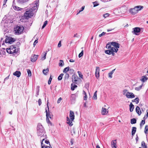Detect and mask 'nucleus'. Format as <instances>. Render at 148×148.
Returning <instances> with one entry per match:
<instances>
[{
    "label": "nucleus",
    "mask_w": 148,
    "mask_h": 148,
    "mask_svg": "<svg viewBox=\"0 0 148 148\" xmlns=\"http://www.w3.org/2000/svg\"><path fill=\"white\" fill-rule=\"evenodd\" d=\"M61 46V42L60 41L58 43V47H60Z\"/></svg>",
    "instance_id": "nucleus-60"
},
{
    "label": "nucleus",
    "mask_w": 148,
    "mask_h": 148,
    "mask_svg": "<svg viewBox=\"0 0 148 148\" xmlns=\"http://www.w3.org/2000/svg\"><path fill=\"white\" fill-rule=\"evenodd\" d=\"M109 15V14L108 13H107L105 14H103V16L105 18H106L108 17Z\"/></svg>",
    "instance_id": "nucleus-48"
},
{
    "label": "nucleus",
    "mask_w": 148,
    "mask_h": 148,
    "mask_svg": "<svg viewBox=\"0 0 148 148\" xmlns=\"http://www.w3.org/2000/svg\"><path fill=\"white\" fill-rule=\"evenodd\" d=\"M134 101L136 102V104H138L139 102V99L138 97L136 98L134 100Z\"/></svg>",
    "instance_id": "nucleus-43"
},
{
    "label": "nucleus",
    "mask_w": 148,
    "mask_h": 148,
    "mask_svg": "<svg viewBox=\"0 0 148 148\" xmlns=\"http://www.w3.org/2000/svg\"><path fill=\"white\" fill-rule=\"evenodd\" d=\"M47 107H48V111H47V109H46L45 112H46V117H47V118L49 117L50 119H51V117H52V115H51V113L50 112H49V106L48 105V103L47 104Z\"/></svg>",
    "instance_id": "nucleus-10"
},
{
    "label": "nucleus",
    "mask_w": 148,
    "mask_h": 148,
    "mask_svg": "<svg viewBox=\"0 0 148 148\" xmlns=\"http://www.w3.org/2000/svg\"><path fill=\"white\" fill-rule=\"evenodd\" d=\"M27 72L28 73V75L29 76H31L32 74H31V72L30 70L29 69H27Z\"/></svg>",
    "instance_id": "nucleus-44"
},
{
    "label": "nucleus",
    "mask_w": 148,
    "mask_h": 148,
    "mask_svg": "<svg viewBox=\"0 0 148 148\" xmlns=\"http://www.w3.org/2000/svg\"><path fill=\"white\" fill-rule=\"evenodd\" d=\"M47 21H45L43 24V26H42V29H43L46 25L47 23Z\"/></svg>",
    "instance_id": "nucleus-40"
},
{
    "label": "nucleus",
    "mask_w": 148,
    "mask_h": 148,
    "mask_svg": "<svg viewBox=\"0 0 148 148\" xmlns=\"http://www.w3.org/2000/svg\"><path fill=\"white\" fill-rule=\"evenodd\" d=\"M24 27L22 26H17L14 28V30L16 34L19 35L23 33L24 30Z\"/></svg>",
    "instance_id": "nucleus-5"
},
{
    "label": "nucleus",
    "mask_w": 148,
    "mask_h": 148,
    "mask_svg": "<svg viewBox=\"0 0 148 148\" xmlns=\"http://www.w3.org/2000/svg\"><path fill=\"white\" fill-rule=\"evenodd\" d=\"M7 1V0H4V3H3V6L4 5H5V4H6Z\"/></svg>",
    "instance_id": "nucleus-63"
},
{
    "label": "nucleus",
    "mask_w": 148,
    "mask_h": 148,
    "mask_svg": "<svg viewBox=\"0 0 148 148\" xmlns=\"http://www.w3.org/2000/svg\"><path fill=\"white\" fill-rule=\"evenodd\" d=\"M143 86V84H142L140 86H139L138 87H137L135 88V89L136 90L139 91L141 89Z\"/></svg>",
    "instance_id": "nucleus-37"
},
{
    "label": "nucleus",
    "mask_w": 148,
    "mask_h": 148,
    "mask_svg": "<svg viewBox=\"0 0 148 148\" xmlns=\"http://www.w3.org/2000/svg\"><path fill=\"white\" fill-rule=\"evenodd\" d=\"M83 53H84V50H82V51L81 53H80L78 55V57L79 58H81L82 56H83Z\"/></svg>",
    "instance_id": "nucleus-41"
},
{
    "label": "nucleus",
    "mask_w": 148,
    "mask_h": 148,
    "mask_svg": "<svg viewBox=\"0 0 148 148\" xmlns=\"http://www.w3.org/2000/svg\"><path fill=\"white\" fill-rule=\"evenodd\" d=\"M13 75L18 77L21 75V73L19 71H16L13 73Z\"/></svg>",
    "instance_id": "nucleus-18"
},
{
    "label": "nucleus",
    "mask_w": 148,
    "mask_h": 148,
    "mask_svg": "<svg viewBox=\"0 0 148 148\" xmlns=\"http://www.w3.org/2000/svg\"><path fill=\"white\" fill-rule=\"evenodd\" d=\"M37 134L38 136H40V138L42 140L41 142L42 148H43L42 145L43 141L47 138L44 128L40 124H38L37 128Z\"/></svg>",
    "instance_id": "nucleus-2"
},
{
    "label": "nucleus",
    "mask_w": 148,
    "mask_h": 148,
    "mask_svg": "<svg viewBox=\"0 0 148 148\" xmlns=\"http://www.w3.org/2000/svg\"><path fill=\"white\" fill-rule=\"evenodd\" d=\"M75 100V94H72L70 97V100L72 101H74Z\"/></svg>",
    "instance_id": "nucleus-22"
},
{
    "label": "nucleus",
    "mask_w": 148,
    "mask_h": 148,
    "mask_svg": "<svg viewBox=\"0 0 148 148\" xmlns=\"http://www.w3.org/2000/svg\"><path fill=\"white\" fill-rule=\"evenodd\" d=\"M126 97L127 98H133L135 97V96L134 94L131 92H128L127 94L126 95Z\"/></svg>",
    "instance_id": "nucleus-9"
},
{
    "label": "nucleus",
    "mask_w": 148,
    "mask_h": 148,
    "mask_svg": "<svg viewBox=\"0 0 148 148\" xmlns=\"http://www.w3.org/2000/svg\"><path fill=\"white\" fill-rule=\"evenodd\" d=\"M39 89H38V90L36 91V97H37L39 95Z\"/></svg>",
    "instance_id": "nucleus-57"
},
{
    "label": "nucleus",
    "mask_w": 148,
    "mask_h": 148,
    "mask_svg": "<svg viewBox=\"0 0 148 148\" xmlns=\"http://www.w3.org/2000/svg\"><path fill=\"white\" fill-rule=\"evenodd\" d=\"M133 31L132 32V33L135 35H138L139 34L140 31V28L138 27H136L133 29Z\"/></svg>",
    "instance_id": "nucleus-7"
},
{
    "label": "nucleus",
    "mask_w": 148,
    "mask_h": 148,
    "mask_svg": "<svg viewBox=\"0 0 148 148\" xmlns=\"http://www.w3.org/2000/svg\"><path fill=\"white\" fill-rule=\"evenodd\" d=\"M64 62L63 60H60L59 63V65L60 66L62 67L64 65Z\"/></svg>",
    "instance_id": "nucleus-30"
},
{
    "label": "nucleus",
    "mask_w": 148,
    "mask_h": 148,
    "mask_svg": "<svg viewBox=\"0 0 148 148\" xmlns=\"http://www.w3.org/2000/svg\"><path fill=\"white\" fill-rule=\"evenodd\" d=\"M84 8H85L84 6H82V8H81L80 10V12H81L82 11H83L84 10Z\"/></svg>",
    "instance_id": "nucleus-55"
},
{
    "label": "nucleus",
    "mask_w": 148,
    "mask_h": 148,
    "mask_svg": "<svg viewBox=\"0 0 148 148\" xmlns=\"http://www.w3.org/2000/svg\"><path fill=\"white\" fill-rule=\"evenodd\" d=\"M113 74L112 73H111L110 72L109 73H108L109 77L110 78H111L112 77V75Z\"/></svg>",
    "instance_id": "nucleus-54"
},
{
    "label": "nucleus",
    "mask_w": 148,
    "mask_h": 148,
    "mask_svg": "<svg viewBox=\"0 0 148 148\" xmlns=\"http://www.w3.org/2000/svg\"><path fill=\"white\" fill-rule=\"evenodd\" d=\"M39 1L36 0L32 4L30 5V9H27L24 14V16L27 17H31L33 16L34 12L37 10L39 6Z\"/></svg>",
    "instance_id": "nucleus-1"
},
{
    "label": "nucleus",
    "mask_w": 148,
    "mask_h": 148,
    "mask_svg": "<svg viewBox=\"0 0 148 148\" xmlns=\"http://www.w3.org/2000/svg\"><path fill=\"white\" fill-rule=\"evenodd\" d=\"M106 32H103L101 34H100L99 35V37H100L102 36H103V35H104L105 34H106Z\"/></svg>",
    "instance_id": "nucleus-51"
},
{
    "label": "nucleus",
    "mask_w": 148,
    "mask_h": 148,
    "mask_svg": "<svg viewBox=\"0 0 148 148\" xmlns=\"http://www.w3.org/2000/svg\"><path fill=\"white\" fill-rule=\"evenodd\" d=\"M69 77V74L67 73H66V74L65 75V79H68Z\"/></svg>",
    "instance_id": "nucleus-47"
},
{
    "label": "nucleus",
    "mask_w": 148,
    "mask_h": 148,
    "mask_svg": "<svg viewBox=\"0 0 148 148\" xmlns=\"http://www.w3.org/2000/svg\"><path fill=\"white\" fill-rule=\"evenodd\" d=\"M38 105L40 106L41 105L42 103L41 100L40 99H39L38 100Z\"/></svg>",
    "instance_id": "nucleus-50"
},
{
    "label": "nucleus",
    "mask_w": 148,
    "mask_h": 148,
    "mask_svg": "<svg viewBox=\"0 0 148 148\" xmlns=\"http://www.w3.org/2000/svg\"><path fill=\"white\" fill-rule=\"evenodd\" d=\"M63 75L64 74L63 73H61L59 75L58 77V80H62Z\"/></svg>",
    "instance_id": "nucleus-38"
},
{
    "label": "nucleus",
    "mask_w": 148,
    "mask_h": 148,
    "mask_svg": "<svg viewBox=\"0 0 148 148\" xmlns=\"http://www.w3.org/2000/svg\"><path fill=\"white\" fill-rule=\"evenodd\" d=\"M69 62H75V60H74L73 59H70L69 60Z\"/></svg>",
    "instance_id": "nucleus-64"
},
{
    "label": "nucleus",
    "mask_w": 148,
    "mask_h": 148,
    "mask_svg": "<svg viewBox=\"0 0 148 148\" xmlns=\"http://www.w3.org/2000/svg\"><path fill=\"white\" fill-rule=\"evenodd\" d=\"M111 44L113 46L114 49H118L119 48L120 44L116 42H111Z\"/></svg>",
    "instance_id": "nucleus-8"
},
{
    "label": "nucleus",
    "mask_w": 148,
    "mask_h": 148,
    "mask_svg": "<svg viewBox=\"0 0 148 148\" xmlns=\"http://www.w3.org/2000/svg\"><path fill=\"white\" fill-rule=\"evenodd\" d=\"M47 54V52H44L42 55L41 60H44L46 59V56Z\"/></svg>",
    "instance_id": "nucleus-26"
},
{
    "label": "nucleus",
    "mask_w": 148,
    "mask_h": 148,
    "mask_svg": "<svg viewBox=\"0 0 148 148\" xmlns=\"http://www.w3.org/2000/svg\"><path fill=\"white\" fill-rule=\"evenodd\" d=\"M111 50L112 51V53H111V54H112L113 56H114L115 54L114 52H117L118 50V49H115L114 48H111Z\"/></svg>",
    "instance_id": "nucleus-21"
},
{
    "label": "nucleus",
    "mask_w": 148,
    "mask_h": 148,
    "mask_svg": "<svg viewBox=\"0 0 148 148\" xmlns=\"http://www.w3.org/2000/svg\"><path fill=\"white\" fill-rule=\"evenodd\" d=\"M69 117L72 121H73L75 118L74 114V112L70 110V111Z\"/></svg>",
    "instance_id": "nucleus-12"
},
{
    "label": "nucleus",
    "mask_w": 148,
    "mask_h": 148,
    "mask_svg": "<svg viewBox=\"0 0 148 148\" xmlns=\"http://www.w3.org/2000/svg\"><path fill=\"white\" fill-rule=\"evenodd\" d=\"M38 56L37 55H34L31 58V61L33 62H35L37 59Z\"/></svg>",
    "instance_id": "nucleus-14"
},
{
    "label": "nucleus",
    "mask_w": 148,
    "mask_h": 148,
    "mask_svg": "<svg viewBox=\"0 0 148 148\" xmlns=\"http://www.w3.org/2000/svg\"><path fill=\"white\" fill-rule=\"evenodd\" d=\"M130 111L131 112H132L134 108V106L132 103H130Z\"/></svg>",
    "instance_id": "nucleus-24"
},
{
    "label": "nucleus",
    "mask_w": 148,
    "mask_h": 148,
    "mask_svg": "<svg viewBox=\"0 0 148 148\" xmlns=\"http://www.w3.org/2000/svg\"><path fill=\"white\" fill-rule=\"evenodd\" d=\"M105 52L106 54L108 55L111 54V53H112V51L111 50V49H110L105 50Z\"/></svg>",
    "instance_id": "nucleus-27"
},
{
    "label": "nucleus",
    "mask_w": 148,
    "mask_h": 148,
    "mask_svg": "<svg viewBox=\"0 0 148 148\" xmlns=\"http://www.w3.org/2000/svg\"><path fill=\"white\" fill-rule=\"evenodd\" d=\"M49 72V69H43L42 71L43 73L45 75H46L47 73Z\"/></svg>",
    "instance_id": "nucleus-35"
},
{
    "label": "nucleus",
    "mask_w": 148,
    "mask_h": 148,
    "mask_svg": "<svg viewBox=\"0 0 148 148\" xmlns=\"http://www.w3.org/2000/svg\"><path fill=\"white\" fill-rule=\"evenodd\" d=\"M67 123L69 125L71 126L73 125V124L72 122V121L70 120L69 119L68 117H67Z\"/></svg>",
    "instance_id": "nucleus-19"
},
{
    "label": "nucleus",
    "mask_w": 148,
    "mask_h": 148,
    "mask_svg": "<svg viewBox=\"0 0 148 148\" xmlns=\"http://www.w3.org/2000/svg\"><path fill=\"white\" fill-rule=\"evenodd\" d=\"M62 98L61 97H60L58 99L57 102L58 103H60L61 101L62 100Z\"/></svg>",
    "instance_id": "nucleus-53"
},
{
    "label": "nucleus",
    "mask_w": 148,
    "mask_h": 148,
    "mask_svg": "<svg viewBox=\"0 0 148 148\" xmlns=\"http://www.w3.org/2000/svg\"><path fill=\"white\" fill-rule=\"evenodd\" d=\"M108 111L107 110L103 108H102L101 110V114L102 115H105L106 114L108 113Z\"/></svg>",
    "instance_id": "nucleus-16"
},
{
    "label": "nucleus",
    "mask_w": 148,
    "mask_h": 148,
    "mask_svg": "<svg viewBox=\"0 0 148 148\" xmlns=\"http://www.w3.org/2000/svg\"><path fill=\"white\" fill-rule=\"evenodd\" d=\"M52 80V78H51V76L49 78V80L48 81V84H49V85L51 84Z\"/></svg>",
    "instance_id": "nucleus-49"
},
{
    "label": "nucleus",
    "mask_w": 148,
    "mask_h": 148,
    "mask_svg": "<svg viewBox=\"0 0 148 148\" xmlns=\"http://www.w3.org/2000/svg\"><path fill=\"white\" fill-rule=\"evenodd\" d=\"M129 92L128 91V90L126 89H124L123 91V94L124 95H125L126 96V95L127 94L128 92Z\"/></svg>",
    "instance_id": "nucleus-36"
},
{
    "label": "nucleus",
    "mask_w": 148,
    "mask_h": 148,
    "mask_svg": "<svg viewBox=\"0 0 148 148\" xmlns=\"http://www.w3.org/2000/svg\"><path fill=\"white\" fill-rule=\"evenodd\" d=\"M45 143L47 144H48L49 143V141L47 140H45Z\"/></svg>",
    "instance_id": "nucleus-62"
},
{
    "label": "nucleus",
    "mask_w": 148,
    "mask_h": 148,
    "mask_svg": "<svg viewBox=\"0 0 148 148\" xmlns=\"http://www.w3.org/2000/svg\"><path fill=\"white\" fill-rule=\"evenodd\" d=\"M78 77H75V75H73L72 76V80L73 82H74L76 83V82L77 81V79Z\"/></svg>",
    "instance_id": "nucleus-20"
},
{
    "label": "nucleus",
    "mask_w": 148,
    "mask_h": 148,
    "mask_svg": "<svg viewBox=\"0 0 148 148\" xmlns=\"http://www.w3.org/2000/svg\"><path fill=\"white\" fill-rule=\"evenodd\" d=\"M16 40V39L11 37H7L5 40V42L12 44Z\"/></svg>",
    "instance_id": "nucleus-6"
},
{
    "label": "nucleus",
    "mask_w": 148,
    "mask_h": 148,
    "mask_svg": "<svg viewBox=\"0 0 148 148\" xmlns=\"http://www.w3.org/2000/svg\"><path fill=\"white\" fill-rule=\"evenodd\" d=\"M69 66H68L66 67L64 69L63 72L64 73H66L67 71H68L69 70Z\"/></svg>",
    "instance_id": "nucleus-32"
},
{
    "label": "nucleus",
    "mask_w": 148,
    "mask_h": 148,
    "mask_svg": "<svg viewBox=\"0 0 148 148\" xmlns=\"http://www.w3.org/2000/svg\"><path fill=\"white\" fill-rule=\"evenodd\" d=\"M13 8L14 10H16L17 11H19V10H20L22 9V8L16 5L13 6Z\"/></svg>",
    "instance_id": "nucleus-28"
},
{
    "label": "nucleus",
    "mask_w": 148,
    "mask_h": 148,
    "mask_svg": "<svg viewBox=\"0 0 148 148\" xmlns=\"http://www.w3.org/2000/svg\"><path fill=\"white\" fill-rule=\"evenodd\" d=\"M87 94L86 95H85V96L84 97V100H86L87 99Z\"/></svg>",
    "instance_id": "nucleus-58"
},
{
    "label": "nucleus",
    "mask_w": 148,
    "mask_h": 148,
    "mask_svg": "<svg viewBox=\"0 0 148 148\" xmlns=\"http://www.w3.org/2000/svg\"><path fill=\"white\" fill-rule=\"evenodd\" d=\"M7 52L10 54H12L16 53L18 51V49L15 46H11L10 47L7 49Z\"/></svg>",
    "instance_id": "nucleus-4"
},
{
    "label": "nucleus",
    "mask_w": 148,
    "mask_h": 148,
    "mask_svg": "<svg viewBox=\"0 0 148 148\" xmlns=\"http://www.w3.org/2000/svg\"><path fill=\"white\" fill-rule=\"evenodd\" d=\"M74 142V139L73 138H71V145H72L73 144Z\"/></svg>",
    "instance_id": "nucleus-59"
},
{
    "label": "nucleus",
    "mask_w": 148,
    "mask_h": 148,
    "mask_svg": "<svg viewBox=\"0 0 148 148\" xmlns=\"http://www.w3.org/2000/svg\"><path fill=\"white\" fill-rule=\"evenodd\" d=\"M46 120H47V122L48 123H51V122H50V121H49V118L46 117Z\"/></svg>",
    "instance_id": "nucleus-56"
},
{
    "label": "nucleus",
    "mask_w": 148,
    "mask_h": 148,
    "mask_svg": "<svg viewBox=\"0 0 148 148\" xmlns=\"http://www.w3.org/2000/svg\"><path fill=\"white\" fill-rule=\"evenodd\" d=\"M111 42L108 43L106 45V47L108 49H110L112 48H114L112 47V45L111 44Z\"/></svg>",
    "instance_id": "nucleus-25"
},
{
    "label": "nucleus",
    "mask_w": 148,
    "mask_h": 148,
    "mask_svg": "<svg viewBox=\"0 0 148 148\" xmlns=\"http://www.w3.org/2000/svg\"><path fill=\"white\" fill-rule=\"evenodd\" d=\"M71 90H74L75 88L77 87V86L76 85H75L73 86L72 84L71 85Z\"/></svg>",
    "instance_id": "nucleus-42"
},
{
    "label": "nucleus",
    "mask_w": 148,
    "mask_h": 148,
    "mask_svg": "<svg viewBox=\"0 0 148 148\" xmlns=\"http://www.w3.org/2000/svg\"><path fill=\"white\" fill-rule=\"evenodd\" d=\"M136 120L135 119H132L131 120V123L132 124H135L136 123Z\"/></svg>",
    "instance_id": "nucleus-31"
},
{
    "label": "nucleus",
    "mask_w": 148,
    "mask_h": 148,
    "mask_svg": "<svg viewBox=\"0 0 148 148\" xmlns=\"http://www.w3.org/2000/svg\"><path fill=\"white\" fill-rule=\"evenodd\" d=\"M148 79L146 75L143 76L142 77L141 79L140 80L143 82H146Z\"/></svg>",
    "instance_id": "nucleus-15"
},
{
    "label": "nucleus",
    "mask_w": 148,
    "mask_h": 148,
    "mask_svg": "<svg viewBox=\"0 0 148 148\" xmlns=\"http://www.w3.org/2000/svg\"><path fill=\"white\" fill-rule=\"evenodd\" d=\"M99 67H96L95 71V76L97 79L99 78Z\"/></svg>",
    "instance_id": "nucleus-11"
},
{
    "label": "nucleus",
    "mask_w": 148,
    "mask_h": 148,
    "mask_svg": "<svg viewBox=\"0 0 148 148\" xmlns=\"http://www.w3.org/2000/svg\"><path fill=\"white\" fill-rule=\"evenodd\" d=\"M145 123V120L143 119L142 120L140 123V125L141 127Z\"/></svg>",
    "instance_id": "nucleus-39"
},
{
    "label": "nucleus",
    "mask_w": 148,
    "mask_h": 148,
    "mask_svg": "<svg viewBox=\"0 0 148 148\" xmlns=\"http://www.w3.org/2000/svg\"><path fill=\"white\" fill-rule=\"evenodd\" d=\"M136 110L137 113L139 115H140L141 114V112L140 111V108L139 107L137 106L136 108Z\"/></svg>",
    "instance_id": "nucleus-17"
},
{
    "label": "nucleus",
    "mask_w": 148,
    "mask_h": 148,
    "mask_svg": "<svg viewBox=\"0 0 148 148\" xmlns=\"http://www.w3.org/2000/svg\"><path fill=\"white\" fill-rule=\"evenodd\" d=\"M116 140H112L111 142V146L112 148H116Z\"/></svg>",
    "instance_id": "nucleus-13"
},
{
    "label": "nucleus",
    "mask_w": 148,
    "mask_h": 148,
    "mask_svg": "<svg viewBox=\"0 0 148 148\" xmlns=\"http://www.w3.org/2000/svg\"><path fill=\"white\" fill-rule=\"evenodd\" d=\"M38 42V39L35 40L34 43V44H33V45L34 47L36 45V44Z\"/></svg>",
    "instance_id": "nucleus-52"
},
{
    "label": "nucleus",
    "mask_w": 148,
    "mask_h": 148,
    "mask_svg": "<svg viewBox=\"0 0 148 148\" xmlns=\"http://www.w3.org/2000/svg\"><path fill=\"white\" fill-rule=\"evenodd\" d=\"M143 8V7L142 6H137L130 9V11L131 14L134 15L137 13L140 10Z\"/></svg>",
    "instance_id": "nucleus-3"
},
{
    "label": "nucleus",
    "mask_w": 148,
    "mask_h": 148,
    "mask_svg": "<svg viewBox=\"0 0 148 148\" xmlns=\"http://www.w3.org/2000/svg\"><path fill=\"white\" fill-rule=\"evenodd\" d=\"M77 73H78L79 75V76L81 78H82V77H83V75H82V73H81L80 72V71H78L77 72Z\"/></svg>",
    "instance_id": "nucleus-45"
},
{
    "label": "nucleus",
    "mask_w": 148,
    "mask_h": 148,
    "mask_svg": "<svg viewBox=\"0 0 148 148\" xmlns=\"http://www.w3.org/2000/svg\"><path fill=\"white\" fill-rule=\"evenodd\" d=\"M69 70L71 73H73L74 71L73 69H70V70L69 69Z\"/></svg>",
    "instance_id": "nucleus-61"
},
{
    "label": "nucleus",
    "mask_w": 148,
    "mask_h": 148,
    "mask_svg": "<svg viewBox=\"0 0 148 148\" xmlns=\"http://www.w3.org/2000/svg\"><path fill=\"white\" fill-rule=\"evenodd\" d=\"M148 131V125H146L145 126V130H144V132L146 134L147 133Z\"/></svg>",
    "instance_id": "nucleus-34"
},
{
    "label": "nucleus",
    "mask_w": 148,
    "mask_h": 148,
    "mask_svg": "<svg viewBox=\"0 0 148 148\" xmlns=\"http://www.w3.org/2000/svg\"><path fill=\"white\" fill-rule=\"evenodd\" d=\"M97 91H95L94 94L93 98L94 100H96L97 99Z\"/></svg>",
    "instance_id": "nucleus-33"
},
{
    "label": "nucleus",
    "mask_w": 148,
    "mask_h": 148,
    "mask_svg": "<svg viewBox=\"0 0 148 148\" xmlns=\"http://www.w3.org/2000/svg\"><path fill=\"white\" fill-rule=\"evenodd\" d=\"M141 146L143 148H147V146L144 141H142L141 143Z\"/></svg>",
    "instance_id": "nucleus-29"
},
{
    "label": "nucleus",
    "mask_w": 148,
    "mask_h": 148,
    "mask_svg": "<svg viewBox=\"0 0 148 148\" xmlns=\"http://www.w3.org/2000/svg\"><path fill=\"white\" fill-rule=\"evenodd\" d=\"M136 130V128L135 127H133L132 132V136L135 134Z\"/></svg>",
    "instance_id": "nucleus-23"
},
{
    "label": "nucleus",
    "mask_w": 148,
    "mask_h": 148,
    "mask_svg": "<svg viewBox=\"0 0 148 148\" xmlns=\"http://www.w3.org/2000/svg\"><path fill=\"white\" fill-rule=\"evenodd\" d=\"M93 3L94 5V7H95L99 5V4H98L96 1L93 2Z\"/></svg>",
    "instance_id": "nucleus-46"
}]
</instances>
